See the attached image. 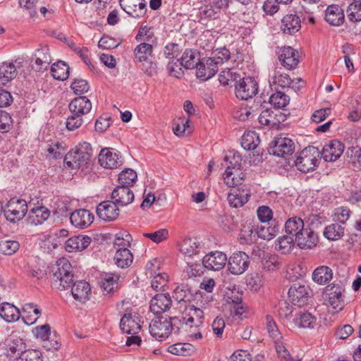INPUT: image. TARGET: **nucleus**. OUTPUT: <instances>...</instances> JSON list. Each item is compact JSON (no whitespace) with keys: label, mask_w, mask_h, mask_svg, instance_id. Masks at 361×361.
<instances>
[{"label":"nucleus","mask_w":361,"mask_h":361,"mask_svg":"<svg viewBox=\"0 0 361 361\" xmlns=\"http://www.w3.org/2000/svg\"><path fill=\"white\" fill-rule=\"evenodd\" d=\"M321 159V152L317 147L308 146L298 156L295 165L302 173L313 171L318 166Z\"/></svg>","instance_id":"1"},{"label":"nucleus","mask_w":361,"mask_h":361,"mask_svg":"<svg viewBox=\"0 0 361 361\" xmlns=\"http://www.w3.org/2000/svg\"><path fill=\"white\" fill-rule=\"evenodd\" d=\"M92 149L90 143H80L75 149L70 151L65 157L64 161L68 167L76 169L84 166L90 161Z\"/></svg>","instance_id":"2"},{"label":"nucleus","mask_w":361,"mask_h":361,"mask_svg":"<svg viewBox=\"0 0 361 361\" xmlns=\"http://www.w3.org/2000/svg\"><path fill=\"white\" fill-rule=\"evenodd\" d=\"M176 322H180V320L176 317H155L149 325V332L157 340L161 341L169 337L174 329Z\"/></svg>","instance_id":"3"},{"label":"nucleus","mask_w":361,"mask_h":361,"mask_svg":"<svg viewBox=\"0 0 361 361\" xmlns=\"http://www.w3.org/2000/svg\"><path fill=\"white\" fill-rule=\"evenodd\" d=\"M53 280L56 285H59V288L61 286L65 290L71 287L73 281V274L72 266L67 259L61 258L56 262Z\"/></svg>","instance_id":"4"},{"label":"nucleus","mask_w":361,"mask_h":361,"mask_svg":"<svg viewBox=\"0 0 361 361\" xmlns=\"http://www.w3.org/2000/svg\"><path fill=\"white\" fill-rule=\"evenodd\" d=\"M27 204L25 200L12 198L6 204L4 209L6 219L13 223L21 220L27 212Z\"/></svg>","instance_id":"5"},{"label":"nucleus","mask_w":361,"mask_h":361,"mask_svg":"<svg viewBox=\"0 0 361 361\" xmlns=\"http://www.w3.org/2000/svg\"><path fill=\"white\" fill-rule=\"evenodd\" d=\"M228 270L233 275L243 274L249 267L250 257L244 252H236L233 253L228 259Z\"/></svg>","instance_id":"6"},{"label":"nucleus","mask_w":361,"mask_h":361,"mask_svg":"<svg viewBox=\"0 0 361 361\" xmlns=\"http://www.w3.org/2000/svg\"><path fill=\"white\" fill-rule=\"evenodd\" d=\"M294 150V142L289 137L282 136L276 137L268 149L269 154L281 157L292 154Z\"/></svg>","instance_id":"7"},{"label":"nucleus","mask_w":361,"mask_h":361,"mask_svg":"<svg viewBox=\"0 0 361 361\" xmlns=\"http://www.w3.org/2000/svg\"><path fill=\"white\" fill-rule=\"evenodd\" d=\"M343 288L339 286H328L324 291L326 304L331 307L334 312L343 310L344 300L343 296Z\"/></svg>","instance_id":"8"},{"label":"nucleus","mask_w":361,"mask_h":361,"mask_svg":"<svg viewBox=\"0 0 361 361\" xmlns=\"http://www.w3.org/2000/svg\"><path fill=\"white\" fill-rule=\"evenodd\" d=\"M258 92V84L252 78H243L240 79L235 85V95L242 100L252 98Z\"/></svg>","instance_id":"9"},{"label":"nucleus","mask_w":361,"mask_h":361,"mask_svg":"<svg viewBox=\"0 0 361 361\" xmlns=\"http://www.w3.org/2000/svg\"><path fill=\"white\" fill-rule=\"evenodd\" d=\"M121 8L130 16L140 18L147 12V5L145 0H119Z\"/></svg>","instance_id":"10"},{"label":"nucleus","mask_w":361,"mask_h":361,"mask_svg":"<svg viewBox=\"0 0 361 361\" xmlns=\"http://www.w3.org/2000/svg\"><path fill=\"white\" fill-rule=\"evenodd\" d=\"M183 314V320L185 322V328L198 329L202 326L204 319V312L201 309L194 305H188L185 307Z\"/></svg>","instance_id":"11"},{"label":"nucleus","mask_w":361,"mask_h":361,"mask_svg":"<svg viewBox=\"0 0 361 361\" xmlns=\"http://www.w3.org/2000/svg\"><path fill=\"white\" fill-rule=\"evenodd\" d=\"M120 328L127 334H137L141 329L140 319L135 312H129L124 314L121 319Z\"/></svg>","instance_id":"12"},{"label":"nucleus","mask_w":361,"mask_h":361,"mask_svg":"<svg viewBox=\"0 0 361 361\" xmlns=\"http://www.w3.org/2000/svg\"><path fill=\"white\" fill-rule=\"evenodd\" d=\"M100 165L106 169H116L123 164L120 153H117L113 148L102 149L99 154Z\"/></svg>","instance_id":"13"},{"label":"nucleus","mask_w":361,"mask_h":361,"mask_svg":"<svg viewBox=\"0 0 361 361\" xmlns=\"http://www.w3.org/2000/svg\"><path fill=\"white\" fill-rule=\"evenodd\" d=\"M279 59L281 65L288 70L295 69L299 62V54L291 47H284L279 52Z\"/></svg>","instance_id":"14"},{"label":"nucleus","mask_w":361,"mask_h":361,"mask_svg":"<svg viewBox=\"0 0 361 361\" xmlns=\"http://www.w3.org/2000/svg\"><path fill=\"white\" fill-rule=\"evenodd\" d=\"M227 262V256L222 252H211L206 255L202 259L203 266L212 271H219L222 269Z\"/></svg>","instance_id":"15"},{"label":"nucleus","mask_w":361,"mask_h":361,"mask_svg":"<svg viewBox=\"0 0 361 361\" xmlns=\"http://www.w3.org/2000/svg\"><path fill=\"white\" fill-rule=\"evenodd\" d=\"M96 212L99 218L105 221H113L119 215L116 203L109 200L100 202L97 207Z\"/></svg>","instance_id":"16"},{"label":"nucleus","mask_w":361,"mask_h":361,"mask_svg":"<svg viewBox=\"0 0 361 361\" xmlns=\"http://www.w3.org/2000/svg\"><path fill=\"white\" fill-rule=\"evenodd\" d=\"M70 221L71 224L75 228L83 229L92 224L94 215L86 209H79L71 214Z\"/></svg>","instance_id":"17"},{"label":"nucleus","mask_w":361,"mask_h":361,"mask_svg":"<svg viewBox=\"0 0 361 361\" xmlns=\"http://www.w3.org/2000/svg\"><path fill=\"white\" fill-rule=\"evenodd\" d=\"M195 68L197 78L202 81L212 78L218 71L216 63L209 58L202 59Z\"/></svg>","instance_id":"18"},{"label":"nucleus","mask_w":361,"mask_h":361,"mask_svg":"<svg viewBox=\"0 0 361 361\" xmlns=\"http://www.w3.org/2000/svg\"><path fill=\"white\" fill-rule=\"evenodd\" d=\"M288 298L294 305L302 307L309 298L308 288L305 286L294 283L288 290Z\"/></svg>","instance_id":"19"},{"label":"nucleus","mask_w":361,"mask_h":361,"mask_svg":"<svg viewBox=\"0 0 361 361\" xmlns=\"http://www.w3.org/2000/svg\"><path fill=\"white\" fill-rule=\"evenodd\" d=\"M295 241L301 249H311L317 245L318 235L307 226L302 232L296 234Z\"/></svg>","instance_id":"20"},{"label":"nucleus","mask_w":361,"mask_h":361,"mask_svg":"<svg viewBox=\"0 0 361 361\" xmlns=\"http://www.w3.org/2000/svg\"><path fill=\"white\" fill-rule=\"evenodd\" d=\"M171 305L172 300L169 294L159 293L152 298L149 309L154 314H160L169 310Z\"/></svg>","instance_id":"21"},{"label":"nucleus","mask_w":361,"mask_h":361,"mask_svg":"<svg viewBox=\"0 0 361 361\" xmlns=\"http://www.w3.org/2000/svg\"><path fill=\"white\" fill-rule=\"evenodd\" d=\"M343 150V143L338 140H332L324 146L321 157L326 161H335L341 156Z\"/></svg>","instance_id":"22"},{"label":"nucleus","mask_w":361,"mask_h":361,"mask_svg":"<svg viewBox=\"0 0 361 361\" xmlns=\"http://www.w3.org/2000/svg\"><path fill=\"white\" fill-rule=\"evenodd\" d=\"M293 80L289 75L283 73L282 68L274 67L269 75V82L271 87L285 88L289 87Z\"/></svg>","instance_id":"23"},{"label":"nucleus","mask_w":361,"mask_h":361,"mask_svg":"<svg viewBox=\"0 0 361 361\" xmlns=\"http://www.w3.org/2000/svg\"><path fill=\"white\" fill-rule=\"evenodd\" d=\"M111 199L116 205L124 207L130 204L134 200V194L129 187L117 186L111 192Z\"/></svg>","instance_id":"24"},{"label":"nucleus","mask_w":361,"mask_h":361,"mask_svg":"<svg viewBox=\"0 0 361 361\" xmlns=\"http://www.w3.org/2000/svg\"><path fill=\"white\" fill-rule=\"evenodd\" d=\"M301 28V20L295 14H288L281 21L280 29L283 33L292 35L298 32Z\"/></svg>","instance_id":"25"},{"label":"nucleus","mask_w":361,"mask_h":361,"mask_svg":"<svg viewBox=\"0 0 361 361\" xmlns=\"http://www.w3.org/2000/svg\"><path fill=\"white\" fill-rule=\"evenodd\" d=\"M71 287L72 295L75 300L85 303L90 299L91 289L87 282L78 281L72 283Z\"/></svg>","instance_id":"26"},{"label":"nucleus","mask_w":361,"mask_h":361,"mask_svg":"<svg viewBox=\"0 0 361 361\" xmlns=\"http://www.w3.org/2000/svg\"><path fill=\"white\" fill-rule=\"evenodd\" d=\"M325 20L331 25L340 26L345 20L344 11L338 5L331 4L325 10Z\"/></svg>","instance_id":"27"},{"label":"nucleus","mask_w":361,"mask_h":361,"mask_svg":"<svg viewBox=\"0 0 361 361\" xmlns=\"http://www.w3.org/2000/svg\"><path fill=\"white\" fill-rule=\"evenodd\" d=\"M250 194L247 190L241 188L231 189L228 194V202L231 207L238 208L243 207L247 201Z\"/></svg>","instance_id":"28"},{"label":"nucleus","mask_w":361,"mask_h":361,"mask_svg":"<svg viewBox=\"0 0 361 361\" xmlns=\"http://www.w3.org/2000/svg\"><path fill=\"white\" fill-rule=\"evenodd\" d=\"M91 243V238L87 235H76L70 238L65 243V249L68 252L82 251Z\"/></svg>","instance_id":"29"},{"label":"nucleus","mask_w":361,"mask_h":361,"mask_svg":"<svg viewBox=\"0 0 361 361\" xmlns=\"http://www.w3.org/2000/svg\"><path fill=\"white\" fill-rule=\"evenodd\" d=\"M92 109V103L86 97H78L69 104V110L73 115L83 116L88 114Z\"/></svg>","instance_id":"30"},{"label":"nucleus","mask_w":361,"mask_h":361,"mask_svg":"<svg viewBox=\"0 0 361 361\" xmlns=\"http://www.w3.org/2000/svg\"><path fill=\"white\" fill-rule=\"evenodd\" d=\"M33 58L35 59V65H33L32 68L36 71L46 70L51 61L47 47H43L37 49Z\"/></svg>","instance_id":"31"},{"label":"nucleus","mask_w":361,"mask_h":361,"mask_svg":"<svg viewBox=\"0 0 361 361\" xmlns=\"http://www.w3.org/2000/svg\"><path fill=\"white\" fill-rule=\"evenodd\" d=\"M50 210L44 206L33 207L28 214V222L34 226L43 224L49 219Z\"/></svg>","instance_id":"32"},{"label":"nucleus","mask_w":361,"mask_h":361,"mask_svg":"<svg viewBox=\"0 0 361 361\" xmlns=\"http://www.w3.org/2000/svg\"><path fill=\"white\" fill-rule=\"evenodd\" d=\"M201 60L200 52L196 49H186L180 58V65L186 69H193Z\"/></svg>","instance_id":"33"},{"label":"nucleus","mask_w":361,"mask_h":361,"mask_svg":"<svg viewBox=\"0 0 361 361\" xmlns=\"http://www.w3.org/2000/svg\"><path fill=\"white\" fill-rule=\"evenodd\" d=\"M114 260L118 267L126 268L131 265L133 256L131 252L126 247L116 248Z\"/></svg>","instance_id":"34"},{"label":"nucleus","mask_w":361,"mask_h":361,"mask_svg":"<svg viewBox=\"0 0 361 361\" xmlns=\"http://www.w3.org/2000/svg\"><path fill=\"white\" fill-rule=\"evenodd\" d=\"M0 316L7 322H13L20 318L19 310L9 302H3L0 305Z\"/></svg>","instance_id":"35"},{"label":"nucleus","mask_w":361,"mask_h":361,"mask_svg":"<svg viewBox=\"0 0 361 361\" xmlns=\"http://www.w3.org/2000/svg\"><path fill=\"white\" fill-rule=\"evenodd\" d=\"M16 76V68L12 63H3L0 65V88L11 82Z\"/></svg>","instance_id":"36"},{"label":"nucleus","mask_w":361,"mask_h":361,"mask_svg":"<svg viewBox=\"0 0 361 361\" xmlns=\"http://www.w3.org/2000/svg\"><path fill=\"white\" fill-rule=\"evenodd\" d=\"M266 329L269 338L274 344L284 340L282 332L274 318L270 315H267L266 317Z\"/></svg>","instance_id":"37"},{"label":"nucleus","mask_w":361,"mask_h":361,"mask_svg":"<svg viewBox=\"0 0 361 361\" xmlns=\"http://www.w3.org/2000/svg\"><path fill=\"white\" fill-rule=\"evenodd\" d=\"M180 251L185 256L191 257L199 252L200 243L195 238H185L179 245Z\"/></svg>","instance_id":"38"},{"label":"nucleus","mask_w":361,"mask_h":361,"mask_svg":"<svg viewBox=\"0 0 361 361\" xmlns=\"http://www.w3.org/2000/svg\"><path fill=\"white\" fill-rule=\"evenodd\" d=\"M332 276V270L326 266L317 267L312 274L313 281L321 285L327 283L331 280Z\"/></svg>","instance_id":"39"},{"label":"nucleus","mask_w":361,"mask_h":361,"mask_svg":"<svg viewBox=\"0 0 361 361\" xmlns=\"http://www.w3.org/2000/svg\"><path fill=\"white\" fill-rule=\"evenodd\" d=\"M293 238L290 235H283L275 241V249L281 254L290 253L295 247Z\"/></svg>","instance_id":"40"},{"label":"nucleus","mask_w":361,"mask_h":361,"mask_svg":"<svg viewBox=\"0 0 361 361\" xmlns=\"http://www.w3.org/2000/svg\"><path fill=\"white\" fill-rule=\"evenodd\" d=\"M244 179V174L241 169L235 171H225L224 173V183L232 188H237L238 185H241Z\"/></svg>","instance_id":"41"},{"label":"nucleus","mask_w":361,"mask_h":361,"mask_svg":"<svg viewBox=\"0 0 361 361\" xmlns=\"http://www.w3.org/2000/svg\"><path fill=\"white\" fill-rule=\"evenodd\" d=\"M6 350L8 355L17 359L23 352H25V344L23 339L16 338L10 340L7 344Z\"/></svg>","instance_id":"42"},{"label":"nucleus","mask_w":361,"mask_h":361,"mask_svg":"<svg viewBox=\"0 0 361 361\" xmlns=\"http://www.w3.org/2000/svg\"><path fill=\"white\" fill-rule=\"evenodd\" d=\"M306 228L303 220L298 216L288 219L285 224L286 232L288 234H296L302 232Z\"/></svg>","instance_id":"43"},{"label":"nucleus","mask_w":361,"mask_h":361,"mask_svg":"<svg viewBox=\"0 0 361 361\" xmlns=\"http://www.w3.org/2000/svg\"><path fill=\"white\" fill-rule=\"evenodd\" d=\"M51 73L55 79L65 80L69 75V66L63 61H58L52 65Z\"/></svg>","instance_id":"44"},{"label":"nucleus","mask_w":361,"mask_h":361,"mask_svg":"<svg viewBox=\"0 0 361 361\" xmlns=\"http://www.w3.org/2000/svg\"><path fill=\"white\" fill-rule=\"evenodd\" d=\"M173 297L178 302H187L190 300L192 293L188 284L182 283L173 290Z\"/></svg>","instance_id":"45"},{"label":"nucleus","mask_w":361,"mask_h":361,"mask_svg":"<svg viewBox=\"0 0 361 361\" xmlns=\"http://www.w3.org/2000/svg\"><path fill=\"white\" fill-rule=\"evenodd\" d=\"M152 46L150 44L142 42L138 44L134 49L135 59L138 62L147 61L152 55Z\"/></svg>","instance_id":"46"},{"label":"nucleus","mask_w":361,"mask_h":361,"mask_svg":"<svg viewBox=\"0 0 361 361\" xmlns=\"http://www.w3.org/2000/svg\"><path fill=\"white\" fill-rule=\"evenodd\" d=\"M119 279V276L112 273H103L101 275V286L107 293H111L115 288L117 287V282Z\"/></svg>","instance_id":"47"},{"label":"nucleus","mask_w":361,"mask_h":361,"mask_svg":"<svg viewBox=\"0 0 361 361\" xmlns=\"http://www.w3.org/2000/svg\"><path fill=\"white\" fill-rule=\"evenodd\" d=\"M259 143V136L254 131L245 133L242 136L241 145L246 150H254Z\"/></svg>","instance_id":"48"},{"label":"nucleus","mask_w":361,"mask_h":361,"mask_svg":"<svg viewBox=\"0 0 361 361\" xmlns=\"http://www.w3.org/2000/svg\"><path fill=\"white\" fill-rule=\"evenodd\" d=\"M344 228L338 224H332L327 226L324 231V235L329 240H337L344 235Z\"/></svg>","instance_id":"49"},{"label":"nucleus","mask_w":361,"mask_h":361,"mask_svg":"<svg viewBox=\"0 0 361 361\" xmlns=\"http://www.w3.org/2000/svg\"><path fill=\"white\" fill-rule=\"evenodd\" d=\"M295 324L300 328H314L316 317L309 312H300L295 319Z\"/></svg>","instance_id":"50"},{"label":"nucleus","mask_w":361,"mask_h":361,"mask_svg":"<svg viewBox=\"0 0 361 361\" xmlns=\"http://www.w3.org/2000/svg\"><path fill=\"white\" fill-rule=\"evenodd\" d=\"M226 164V171H235L240 169L242 158L238 152H229L224 157Z\"/></svg>","instance_id":"51"},{"label":"nucleus","mask_w":361,"mask_h":361,"mask_svg":"<svg viewBox=\"0 0 361 361\" xmlns=\"http://www.w3.org/2000/svg\"><path fill=\"white\" fill-rule=\"evenodd\" d=\"M137 173L131 169H126L121 171L118 176V182L121 185L130 187L137 180Z\"/></svg>","instance_id":"52"},{"label":"nucleus","mask_w":361,"mask_h":361,"mask_svg":"<svg viewBox=\"0 0 361 361\" xmlns=\"http://www.w3.org/2000/svg\"><path fill=\"white\" fill-rule=\"evenodd\" d=\"M290 101L289 97L282 92L277 91L271 95L269 102L275 108L282 109L286 106Z\"/></svg>","instance_id":"53"},{"label":"nucleus","mask_w":361,"mask_h":361,"mask_svg":"<svg viewBox=\"0 0 361 361\" xmlns=\"http://www.w3.org/2000/svg\"><path fill=\"white\" fill-rule=\"evenodd\" d=\"M257 113L253 106H245L239 109L233 113V117L240 121H247L255 118Z\"/></svg>","instance_id":"54"},{"label":"nucleus","mask_w":361,"mask_h":361,"mask_svg":"<svg viewBox=\"0 0 361 361\" xmlns=\"http://www.w3.org/2000/svg\"><path fill=\"white\" fill-rule=\"evenodd\" d=\"M193 346L190 343H178L170 345L168 351L177 355L186 356L192 350Z\"/></svg>","instance_id":"55"},{"label":"nucleus","mask_w":361,"mask_h":361,"mask_svg":"<svg viewBox=\"0 0 361 361\" xmlns=\"http://www.w3.org/2000/svg\"><path fill=\"white\" fill-rule=\"evenodd\" d=\"M279 231V226H274L273 227H258L256 233L257 236L262 239L269 240L274 238Z\"/></svg>","instance_id":"56"},{"label":"nucleus","mask_w":361,"mask_h":361,"mask_svg":"<svg viewBox=\"0 0 361 361\" xmlns=\"http://www.w3.org/2000/svg\"><path fill=\"white\" fill-rule=\"evenodd\" d=\"M202 6L199 8V16L201 20H213L217 18L219 13L212 5L209 4H201Z\"/></svg>","instance_id":"57"},{"label":"nucleus","mask_w":361,"mask_h":361,"mask_svg":"<svg viewBox=\"0 0 361 361\" xmlns=\"http://www.w3.org/2000/svg\"><path fill=\"white\" fill-rule=\"evenodd\" d=\"M17 361H43L41 351L35 349H28L17 357Z\"/></svg>","instance_id":"58"},{"label":"nucleus","mask_w":361,"mask_h":361,"mask_svg":"<svg viewBox=\"0 0 361 361\" xmlns=\"http://www.w3.org/2000/svg\"><path fill=\"white\" fill-rule=\"evenodd\" d=\"M348 18L350 21L357 23L361 21V5L353 1L347 9Z\"/></svg>","instance_id":"59"},{"label":"nucleus","mask_w":361,"mask_h":361,"mask_svg":"<svg viewBox=\"0 0 361 361\" xmlns=\"http://www.w3.org/2000/svg\"><path fill=\"white\" fill-rule=\"evenodd\" d=\"M168 278L169 276L166 273L157 274L152 280V288L157 291L164 290V288L167 286Z\"/></svg>","instance_id":"60"},{"label":"nucleus","mask_w":361,"mask_h":361,"mask_svg":"<svg viewBox=\"0 0 361 361\" xmlns=\"http://www.w3.org/2000/svg\"><path fill=\"white\" fill-rule=\"evenodd\" d=\"M238 78V75L233 69L228 68L223 70L220 73L219 75V80L222 85L226 86L229 85L231 82L235 81Z\"/></svg>","instance_id":"61"},{"label":"nucleus","mask_w":361,"mask_h":361,"mask_svg":"<svg viewBox=\"0 0 361 361\" xmlns=\"http://www.w3.org/2000/svg\"><path fill=\"white\" fill-rule=\"evenodd\" d=\"M19 243L16 240L0 242V252L6 255L14 254L19 249Z\"/></svg>","instance_id":"62"},{"label":"nucleus","mask_w":361,"mask_h":361,"mask_svg":"<svg viewBox=\"0 0 361 361\" xmlns=\"http://www.w3.org/2000/svg\"><path fill=\"white\" fill-rule=\"evenodd\" d=\"M214 56L212 58H209V59H214V62L216 63V66L218 67L219 64L224 63L225 61H227L231 56L230 51L226 47H222L217 49L214 51Z\"/></svg>","instance_id":"63"},{"label":"nucleus","mask_w":361,"mask_h":361,"mask_svg":"<svg viewBox=\"0 0 361 361\" xmlns=\"http://www.w3.org/2000/svg\"><path fill=\"white\" fill-rule=\"evenodd\" d=\"M275 348L279 357L284 361H300L298 358L293 357L285 346L284 340L275 343Z\"/></svg>","instance_id":"64"}]
</instances>
